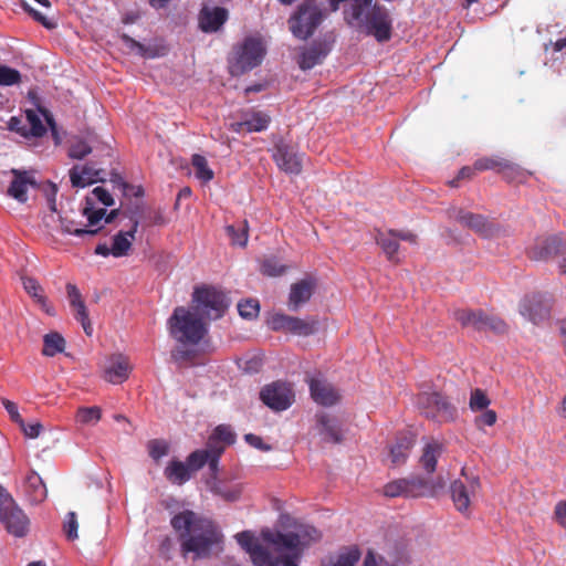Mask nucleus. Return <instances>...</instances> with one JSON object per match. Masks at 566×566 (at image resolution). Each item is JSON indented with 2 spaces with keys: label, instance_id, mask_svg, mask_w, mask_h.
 I'll use <instances>...</instances> for the list:
<instances>
[{
  "label": "nucleus",
  "instance_id": "f257e3e1",
  "mask_svg": "<svg viewBox=\"0 0 566 566\" xmlns=\"http://www.w3.org/2000/svg\"><path fill=\"white\" fill-rule=\"evenodd\" d=\"M170 525L178 534L184 556L193 553L195 558H207L211 555L212 548L223 538L213 521L190 510L172 516Z\"/></svg>",
  "mask_w": 566,
  "mask_h": 566
},
{
  "label": "nucleus",
  "instance_id": "f03ea898",
  "mask_svg": "<svg viewBox=\"0 0 566 566\" xmlns=\"http://www.w3.org/2000/svg\"><path fill=\"white\" fill-rule=\"evenodd\" d=\"M321 532L311 525H300L291 532L265 528L261 531L262 539L283 557L300 558L305 547L321 539Z\"/></svg>",
  "mask_w": 566,
  "mask_h": 566
},
{
  "label": "nucleus",
  "instance_id": "7ed1b4c3",
  "mask_svg": "<svg viewBox=\"0 0 566 566\" xmlns=\"http://www.w3.org/2000/svg\"><path fill=\"white\" fill-rule=\"evenodd\" d=\"M168 328L177 343L195 346L208 333V323L191 307L177 306L168 319Z\"/></svg>",
  "mask_w": 566,
  "mask_h": 566
},
{
  "label": "nucleus",
  "instance_id": "20e7f679",
  "mask_svg": "<svg viewBox=\"0 0 566 566\" xmlns=\"http://www.w3.org/2000/svg\"><path fill=\"white\" fill-rule=\"evenodd\" d=\"M191 302V308L207 323L221 318L230 305L224 292L209 285L196 286Z\"/></svg>",
  "mask_w": 566,
  "mask_h": 566
},
{
  "label": "nucleus",
  "instance_id": "39448f33",
  "mask_svg": "<svg viewBox=\"0 0 566 566\" xmlns=\"http://www.w3.org/2000/svg\"><path fill=\"white\" fill-rule=\"evenodd\" d=\"M323 19V10L316 0H304L290 15L287 27L293 36L307 40L321 25Z\"/></svg>",
  "mask_w": 566,
  "mask_h": 566
},
{
  "label": "nucleus",
  "instance_id": "423d86ee",
  "mask_svg": "<svg viewBox=\"0 0 566 566\" xmlns=\"http://www.w3.org/2000/svg\"><path fill=\"white\" fill-rule=\"evenodd\" d=\"M265 49L261 40L249 36L235 45L228 59L229 71L233 76H240L261 64Z\"/></svg>",
  "mask_w": 566,
  "mask_h": 566
},
{
  "label": "nucleus",
  "instance_id": "0eeeda50",
  "mask_svg": "<svg viewBox=\"0 0 566 566\" xmlns=\"http://www.w3.org/2000/svg\"><path fill=\"white\" fill-rule=\"evenodd\" d=\"M442 488V483L436 484L430 480L412 476L409 479H398L387 483L384 488V493L388 497L434 496Z\"/></svg>",
  "mask_w": 566,
  "mask_h": 566
},
{
  "label": "nucleus",
  "instance_id": "6e6552de",
  "mask_svg": "<svg viewBox=\"0 0 566 566\" xmlns=\"http://www.w3.org/2000/svg\"><path fill=\"white\" fill-rule=\"evenodd\" d=\"M417 406L426 418L440 423L450 422L457 418V408L438 391L419 394Z\"/></svg>",
  "mask_w": 566,
  "mask_h": 566
},
{
  "label": "nucleus",
  "instance_id": "1a4fd4ad",
  "mask_svg": "<svg viewBox=\"0 0 566 566\" xmlns=\"http://www.w3.org/2000/svg\"><path fill=\"white\" fill-rule=\"evenodd\" d=\"M453 317L462 327H472L479 332H492L494 334L507 332V324L501 317L488 314L482 310H457Z\"/></svg>",
  "mask_w": 566,
  "mask_h": 566
},
{
  "label": "nucleus",
  "instance_id": "9d476101",
  "mask_svg": "<svg viewBox=\"0 0 566 566\" xmlns=\"http://www.w3.org/2000/svg\"><path fill=\"white\" fill-rule=\"evenodd\" d=\"M481 490L480 478L475 474H469L465 468L461 470V478L451 482L450 495L454 507L462 514L470 511L471 499Z\"/></svg>",
  "mask_w": 566,
  "mask_h": 566
},
{
  "label": "nucleus",
  "instance_id": "9b49d317",
  "mask_svg": "<svg viewBox=\"0 0 566 566\" xmlns=\"http://www.w3.org/2000/svg\"><path fill=\"white\" fill-rule=\"evenodd\" d=\"M366 28L368 34L378 42L389 41L392 31V19L389 11L381 4L375 3L364 12L361 20H356Z\"/></svg>",
  "mask_w": 566,
  "mask_h": 566
},
{
  "label": "nucleus",
  "instance_id": "f8f14e48",
  "mask_svg": "<svg viewBox=\"0 0 566 566\" xmlns=\"http://www.w3.org/2000/svg\"><path fill=\"white\" fill-rule=\"evenodd\" d=\"M448 213L450 218L454 219L462 227L474 231L483 238H491L499 230L495 224L489 221V219L483 214L473 213L457 207L450 208Z\"/></svg>",
  "mask_w": 566,
  "mask_h": 566
},
{
  "label": "nucleus",
  "instance_id": "ddd939ff",
  "mask_svg": "<svg viewBox=\"0 0 566 566\" xmlns=\"http://www.w3.org/2000/svg\"><path fill=\"white\" fill-rule=\"evenodd\" d=\"M262 402L275 411H283L291 407L294 394L291 386L283 381L266 385L260 391Z\"/></svg>",
  "mask_w": 566,
  "mask_h": 566
},
{
  "label": "nucleus",
  "instance_id": "4468645a",
  "mask_svg": "<svg viewBox=\"0 0 566 566\" xmlns=\"http://www.w3.org/2000/svg\"><path fill=\"white\" fill-rule=\"evenodd\" d=\"M551 302L543 294L534 293L523 298L520 313L534 324H539L549 316Z\"/></svg>",
  "mask_w": 566,
  "mask_h": 566
},
{
  "label": "nucleus",
  "instance_id": "2eb2a0df",
  "mask_svg": "<svg viewBox=\"0 0 566 566\" xmlns=\"http://www.w3.org/2000/svg\"><path fill=\"white\" fill-rule=\"evenodd\" d=\"M273 159L279 168L287 174L297 175L302 170V156L284 143L275 145Z\"/></svg>",
  "mask_w": 566,
  "mask_h": 566
},
{
  "label": "nucleus",
  "instance_id": "dca6fc26",
  "mask_svg": "<svg viewBox=\"0 0 566 566\" xmlns=\"http://www.w3.org/2000/svg\"><path fill=\"white\" fill-rule=\"evenodd\" d=\"M0 521L6 530L15 537H23L29 531L30 521L17 503L0 514Z\"/></svg>",
  "mask_w": 566,
  "mask_h": 566
},
{
  "label": "nucleus",
  "instance_id": "f3484780",
  "mask_svg": "<svg viewBox=\"0 0 566 566\" xmlns=\"http://www.w3.org/2000/svg\"><path fill=\"white\" fill-rule=\"evenodd\" d=\"M229 12L222 7H203L198 17L199 28L205 33L218 32L227 22Z\"/></svg>",
  "mask_w": 566,
  "mask_h": 566
},
{
  "label": "nucleus",
  "instance_id": "a211bd4d",
  "mask_svg": "<svg viewBox=\"0 0 566 566\" xmlns=\"http://www.w3.org/2000/svg\"><path fill=\"white\" fill-rule=\"evenodd\" d=\"M332 49L327 40L314 41L308 48L304 49L298 59V65L302 70H311L321 64Z\"/></svg>",
  "mask_w": 566,
  "mask_h": 566
},
{
  "label": "nucleus",
  "instance_id": "6ab92c4d",
  "mask_svg": "<svg viewBox=\"0 0 566 566\" xmlns=\"http://www.w3.org/2000/svg\"><path fill=\"white\" fill-rule=\"evenodd\" d=\"M316 287V282L312 277H306L297 281L291 285L289 295V307L292 311H297L300 306L307 303Z\"/></svg>",
  "mask_w": 566,
  "mask_h": 566
},
{
  "label": "nucleus",
  "instance_id": "aec40b11",
  "mask_svg": "<svg viewBox=\"0 0 566 566\" xmlns=\"http://www.w3.org/2000/svg\"><path fill=\"white\" fill-rule=\"evenodd\" d=\"M130 219V229L127 231L120 230L113 237L112 247L114 258L127 256L132 250L133 241L135 240L140 221L135 217H132Z\"/></svg>",
  "mask_w": 566,
  "mask_h": 566
},
{
  "label": "nucleus",
  "instance_id": "412c9836",
  "mask_svg": "<svg viewBox=\"0 0 566 566\" xmlns=\"http://www.w3.org/2000/svg\"><path fill=\"white\" fill-rule=\"evenodd\" d=\"M102 169H97L94 164L84 166H74L70 170V179L73 187L84 188L97 181H104Z\"/></svg>",
  "mask_w": 566,
  "mask_h": 566
},
{
  "label": "nucleus",
  "instance_id": "4be33fe9",
  "mask_svg": "<svg viewBox=\"0 0 566 566\" xmlns=\"http://www.w3.org/2000/svg\"><path fill=\"white\" fill-rule=\"evenodd\" d=\"M11 174L13 179L8 188V195L19 202L24 203L28 200V188L29 186L34 187L36 185L33 176L28 171L19 169H12Z\"/></svg>",
  "mask_w": 566,
  "mask_h": 566
},
{
  "label": "nucleus",
  "instance_id": "5701e85b",
  "mask_svg": "<svg viewBox=\"0 0 566 566\" xmlns=\"http://www.w3.org/2000/svg\"><path fill=\"white\" fill-rule=\"evenodd\" d=\"M310 390L314 401L322 406H333L339 400L337 390L331 384L319 379L310 380Z\"/></svg>",
  "mask_w": 566,
  "mask_h": 566
},
{
  "label": "nucleus",
  "instance_id": "b1692460",
  "mask_svg": "<svg viewBox=\"0 0 566 566\" xmlns=\"http://www.w3.org/2000/svg\"><path fill=\"white\" fill-rule=\"evenodd\" d=\"M23 492L31 504L42 503L48 496L46 486L42 478L35 471H30L27 474Z\"/></svg>",
  "mask_w": 566,
  "mask_h": 566
},
{
  "label": "nucleus",
  "instance_id": "393cba45",
  "mask_svg": "<svg viewBox=\"0 0 566 566\" xmlns=\"http://www.w3.org/2000/svg\"><path fill=\"white\" fill-rule=\"evenodd\" d=\"M130 370L132 366L128 358L123 355H115L104 370V378L112 384H120L128 378Z\"/></svg>",
  "mask_w": 566,
  "mask_h": 566
},
{
  "label": "nucleus",
  "instance_id": "a878e982",
  "mask_svg": "<svg viewBox=\"0 0 566 566\" xmlns=\"http://www.w3.org/2000/svg\"><path fill=\"white\" fill-rule=\"evenodd\" d=\"M566 247L562 239L551 237L538 242L530 252L531 258L536 260H545L558 254H563Z\"/></svg>",
  "mask_w": 566,
  "mask_h": 566
},
{
  "label": "nucleus",
  "instance_id": "bb28decb",
  "mask_svg": "<svg viewBox=\"0 0 566 566\" xmlns=\"http://www.w3.org/2000/svg\"><path fill=\"white\" fill-rule=\"evenodd\" d=\"M444 451L446 446L439 440L430 439L426 442L420 457V464L427 473H433L436 471L438 458Z\"/></svg>",
  "mask_w": 566,
  "mask_h": 566
},
{
  "label": "nucleus",
  "instance_id": "cd10ccee",
  "mask_svg": "<svg viewBox=\"0 0 566 566\" xmlns=\"http://www.w3.org/2000/svg\"><path fill=\"white\" fill-rule=\"evenodd\" d=\"M317 424L319 434L324 440L333 443H340L343 441L340 423L336 418L327 413L317 415Z\"/></svg>",
  "mask_w": 566,
  "mask_h": 566
},
{
  "label": "nucleus",
  "instance_id": "c85d7f7f",
  "mask_svg": "<svg viewBox=\"0 0 566 566\" xmlns=\"http://www.w3.org/2000/svg\"><path fill=\"white\" fill-rule=\"evenodd\" d=\"M415 441V436L410 432L397 437L395 444L390 448L391 463L395 465L402 464L407 460Z\"/></svg>",
  "mask_w": 566,
  "mask_h": 566
},
{
  "label": "nucleus",
  "instance_id": "c756f323",
  "mask_svg": "<svg viewBox=\"0 0 566 566\" xmlns=\"http://www.w3.org/2000/svg\"><path fill=\"white\" fill-rule=\"evenodd\" d=\"M360 556L361 553L357 546H346L340 548L335 556L323 562L322 566H355Z\"/></svg>",
  "mask_w": 566,
  "mask_h": 566
},
{
  "label": "nucleus",
  "instance_id": "7c9ffc66",
  "mask_svg": "<svg viewBox=\"0 0 566 566\" xmlns=\"http://www.w3.org/2000/svg\"><path fill=\"white\" fill-rule=\"evenodd\" d=\"M396 234H398L397 230H389L388 232L378 231L376 234V242L386 253L389 261L398 263L399 258L397 253L399 249V243L396 238Z\"/></svg>",
  "mask_w": 566,
  "mask_h": 566
},
{
  "label": "nucleus",
  "instance_id": "2f4dec72",
  "mask_svg": "<svg viewBox=\"0 0 566 566\" xmlns=\"http://www.w3.org/2000/svg\"><path fill=\"white\" fill-rule=\"evenodd\" d=\"M164 473L169 482L177 485H182L191 476L188 465L179 460H171Z\"/></svg>",
  "mask_w": 566,
  "mask_h": 566
},
{
  "label": "nucleus",
  "instance_id": "473e14b6",
  "mask_svg": "<svg viewBox=\"0 0 566 566\" xmlns=\"http://www.w3.org/2000/svg\"><path fill=\"white\" fill-rule=\"evenodd\" d=\"M499 174L507 182L517 184L525 182L530 176V172H527L525 169L505 158H503Z\"/></svg>",
  "mask_w": 566,
  "mask_h": 566
},
{
  "label": "nucleus",
  "instance_id": "72a5a7b5",
  "mask_svg": "<svg viewBox=\"0 0 566 566\" xmlns=\"http://www.w3.org/2000/svg\"><path fill=\"white\" fill-rule=\"evenodd\" d=\"M318 322L315 318L302 319L300 317L291 316L287 333L297 336H310L317 331Z\"/></svg>",
  "mask_w": 566,
  "mask_h": 566
},
{
  "label": "nucleus",
  "instance_id": "f704fd0d",
  "mask_svg": "<svg viewBox=\"0 0 566 566\" xmlns=\"http://www.w3.org/2000/svg\"><path fill=\"white\" fill-rule=\"evenodd\" d=\"M65 348V339L57 332H52L44 335L42 354L48 357H53L62 353Z\"/></svg>",
  "mask_w": 566,
  "mask_h": 566
},
{
  "label": "nucleus",
  "instance_id": "c9c22d12",
  "mask_svg": "<svg viewBox=\"0 0 566 566\" xmlns=\"http://www.w3.org/2000/svg\"><path fill=\"white\" fill-rule=\"evenodd\" d=\"M82 213L87 218L90 229H96L102 220L105 221L106 209H95L93 199L86 197Z\"/></svg>",
  "mask_w": 566,
  "mask_h": 566
},
{
  "label": "nucleus",
  "instance_id": "e433bc0d",
  "mask_svg": "<svg viewBox=\"0 0 566 566\" xmlns=\"http://www.w3.org/2000/svg\"><path fill=\"white\" fill-rule=\"evenodd\" d=\"M250 557L254 566H279L281 564L280 557L274 558L261 544L252 548Z\"/></svg>",
  "mask_w": 566,
  "mask_h": 566
},
{
  "label": "nucleus",
  "instance_id": "4c0bfd02",
  "mask_svg": "<svg viewBox=\"0 0 566 566\" xmlns=\"http://www.w3.org/2000/svg\"><path fill=\"white\" fill-rule=\"evenodd\" d=\"M59 222L63 233L73 234L75 237L96 235L102 230V227L96 229L77 228L75 221L60 214Z\"/></svg>",
  "mask_w": 566,
  "mask_h": 566
},
{
  "label": "nucleus",
  "instance_id": "58836bf2",
  "mask_svg": "<svg viewBox=\"0 0 566 566\" xmlns=\"http://www.w3.org/2000/svg\"><path fill=\"white\" fill-rule=\"evenodd\" d=\"M247 133L265 130L271 122L268 114L261 111L251 112L245 116Z\"/></svg>",
  "mask_w": 566,
  "mask_h": 566
},
{
  "label": "nucleus",
  "instance_id": "ea45409f",
  "mask_svg": "<svg viewBox=\"0 0 566 566\" xmlns=\"http://www.w3.org/2000/svg\"><path fill=\"white\" fill-rule=\"evenodd\" d=\"M227 234L231 239L232 244L244 247L248 242V222L247 220L239 223V226H228L226 228Z\"/></svg>",
  "mask_w": 566,
  "mask_h": 566
},
{
  "label": "nucleus",
  "instance_id": "a19ab883",
  "mask_svg": "<svg viewBox=\"0 0 566 566\" xmlns=\"http://www.w3.org/2000/svg\"><path fill=\"white\" fill-rule=\"evenodd\" d=\"M191 164L198 179L208 182L213 178V171L209 168L208 161L203 156L195 154L192 156Z\"/></svg>",
  "mask_w": 566,
  "mask_h": 566
},
{
  "label": "nucleus",
  "instance_id": "79ce46f5",
  "mask_svg": "<svg viewBox=\"0 0 566 566\" xmlns=\"http://www.w3.org/2000/svg\"><path fill=\"white\" fill-rule=\"evenodd\" d=\"M25 118L29 124L28 136L42 137L46 133V128L35 111L27 109Z\"/></svg>",
  "mask_w": 566,
  "mask_h": 566
},
{
  "label": "nucleus",
  "instance_id": "37998d69",
  "mask_svg": "<svg viewBox=\"0 0 566 566\" xmlns=\"http://www.w3.org/2000/svg\"><path fill=\"white\" fill-rule=\"evenodd\" d=\"M102 410L99 407H82L77 410L76 419L84 424H95L101 420Z\"/></svg>",
  "mask_w": 566,
  "mask_h": 566
},
{
  "label": "nucleus",
  "instance_id": "c03bdc74",
  "mask_svg": "<svg viewBox=\"0 0 566 566\" xmlns=\"http://www.w3.org/2000/svg\"><path fill=\"white\" fill-rule=\"evenodd\" d=\"M22 81L21 73L8 65L0 64V85L12 86L20 84Z\"/></svg>",
  "mask_w": 566,
  "mask_h": 566
},
{
  "label": "nucleus",
  "instance_id": "a18cd8bd",
  "mask_svg": "<svg viewBox=\"0 0 566 566\" xmlns=\"http://www.w3.org/2000/svg\"><path fill=\"white\" fill-rule=\"evenodd\" d=\"M71 306L75 311V318L82 324L84 333L87 336H92L93 326L90 321L88 312H87L84 301L75 303L74 305H71Z\"/></svg>",
  "mask_w": 566,
  "mask_h": 566
},
{
  "label": "nucleus",
  "instance_id": "49530a36",
  "mask_svg": "<svg viewBox=\"0 0 566 566\" xmlns=\"http://www.w3.org/2000/svg\"><path fill=\"white\" fill-rule=\"evenodd\" d=\"M234 440L235 436L232 432L231 428L224 424H220L214 429L212 436L210 437L208 447H214V441H221L226 444H231L234 442Z\"/></svg>",
  "mask_w": 566,
  "mask_h": 566
},
{
  "label": "nucleus",
  "instance_id": "de8ad7c7",
  "mask_svg": "<svg viewBox=\"0 0 566 566\" xmlns=\"http://www.w3.org/2000/svg\"><path fill=\"white\" fill-rule=\"evenodd\" d=\"M147 449L149 457L155 461H159L163 457L168 454L169 444L165 440L153 439L148 441Z\"/></svg>",
  "mask_w": 566,
  "mask_h": 566
},
{
  "label": "nucleus",
  "instance_id": "09e8293b",
  "mask_svg": "<svg viewBox=\"0 0 566 566\" xmlns=\"http://www.w3.org/2000/svg\"><path fill=\"white\" fill-rule=\"evenodd\" d=\"M286 268L277 259L268 258L261 263V272L266 276H279L285 272Z\"/></svg>",
  "mask_w": 566,
  "mask_h": 566
},
{
  "label": "nucleus",
  "instance_id": "8fccbe9b",
  "mask_svg": "<svg viewBox=\"0 0 566 566\" xmlns=\"http://www.w3.org/2000/svg\"><path fill=\"white\" fill-rule=\"evenodd\" d=\"M503 161L502 157L493 156V157H482L474 161L475 169L478 172L494 170L499 174L501 164Z\"/></svg>",
  "mask_w": 566,
  "mask_h": 566
},
{
  "label": "nucleus",
  "instance_id": "3c124183",
  "mask_svg": "<svg viewBox=\"0 0 566 566\" xmlns=\"http://www.w3.org/2000/svg\"><path fill=\"white\" fill-rule=\"evenodd\" d=\"M209 459V451L207 450H196L190 453L187 458L186 464L188 465L190 472L197 471L201 469Z\"/></svg>",
  "mask_w": 566,
  "mask_h": 566
},
{
  "label": "nucleus",
  "instance_id": "603ef678",
  "mask_svg": "<svg viewBox=\"0 0 566 566\" xmlns=\"http://www.w3.org/2000/svg\"><path fill=\"white\" fill-rule=\"evenodd\" d=\"M238 311L241 317L252 319L259 315L260 305L256 300H245L238 304Z\"/></svg>",
  "mask_w": 566,
  "mask_h": 566
},
{
  "label": "nucleus",
  "instance_id": "864d4df0",
  "mask_svg": "<svg viewBox=\"0 0 566 566\" xmlns=\"http://www.w3.org/2000/svg\"><path fill=\"white\" fill-rule=\"evenodd\" d=\"M21 7L22 9L28 12L36 22L42 24L48 30H52L56 27V22L48 19L44 14H42L40 11L33 9L25 0H21Z\"/></svg>",
  "mask_w": 566,
  "mask_h": 566
},
{
  "label": "nucleus",
  "instance_id": "5fc2aeb1",
  "mask_svg": "<svg viewBox=\"0 0 566 566\" xmlns=\"http://www.w3.org/2000/svg\"><path fill=\"white\" fill-rule=\"evenodd\" d=\"M491 403L485 392L481 389H474L470 397V408L472 411H481L489 407Z\"/></svg>",
  "mask_w": 566,
  "mask_h": 566
},
{
  "label": "nucleus",
  "instance_id": "6e6d98bb",
  "mask_svg": "<svg viewBox=\"0 0 566 566\" xmlns=\"http://www.w3.org/2000/svg\"><path fill=\"white\" fill-rule=\"evenodd\" d=\"M91 151L92 148L86 142L77 139L71 144L69 148V157L72 159H83L85 156L91 154Z\"/></svg>",
  "mask_w": 566,
  "mask_h": 566
},
{
  "label": "nucleus",
  "instance_id": "4d7b16f0",
  "mask_svg": "<svg viewBox=\"0 0 566 566\" xmlns=\"http://www.w3.org/2000/svg\"><path fill=\"white\" fill-rule=\"evenodd\" d=\"M78 522L75 512H69L63 523V531L70 541L77 538Z\"/></svg>",
  "mask_w": 566,
  "mask_h": 566
},
{
  "label": "nucleus",
  "instance_id": "13d9d810",
  "mask_svg": "<svg viewBox=\"0 0 566 566\" xmlns=\"http://www.w3.org/2000/svg\"><path fill=\"white\" fill-rule=\"evenodd\" d=\"M290 315L283 313H276L271 316L268 324L270 328L274 332H285L287 333L289 324H290Z\"/></svg>",
  "mask_w": 566,
  "mask_h": 566
},
{
  "label": "nucleus",
  "instance_id": "bf43d9fd",
  "mask_svg": "<svg viewBox=\"0 0 566 566\" xmlns=\"http://www.w3.org/2000/svg\"><path fill=\"white\" fill-rule=\"evenodd\" d=\"M22 285L25 292L32 296L35 301H39L40 297H43V289L39 284V282L33 277L23 276Z\"/></svg>",
  "mask_w": 566,
  "mask_h": 566
},
{
  "label": "nucleus",
  "instance_id": "052dcab7",
  "mask_svg": "<svg viewBox=\"0 0 566 566\" xmlns=\"http://www.w3.org/2000/svg\"><path fill=\"white\" fill-rule=\"evenodd\" d=\"M238 544L250 555L254 546L260 545L250 531H243L235 535Z\"/></svg>",
  "mask_w": 566,
  "mask_h": 566
},
{
  "label": "nucleus",
  "instance_id": "680f3d73",
  "mask_svg": "<svg viewBox=\"0 0 566 566\" xmlns=\"http://www.w3.org/2000/svg\"><path fill=\"white\" fill-rule=\"evenodd\" d=\"M212 492L219 496H221L222 499H224L226 501H237L240 496V489L238 488H234V489H229L224 485H221V484H217L212 488Z\"/></svg>",
  "mask_w": 566,
  "mask_h": 566
},
{
  "label": "nucleus",
  "instance_id": "e2e57ef3",
  "mask_svg": "<svg viewBox=\"0 0 566 566\" xmlns=\"http://www.w3.org/2000/svg\"><path fill=\"white\" fill-rule=\"evenodd\" d=\"M196 356L197 352L195 349H188L186 347H178L172 352V358L180 364L193 363Z\"/></svg>",
  "mask_w": 566,
  "mask_h": 566
},
{
  "label": "nucleus",
  "instance_id": "0e129e2a",
  "mask_svg": "<svg viewBox=\"0 0 566 566\" xmlns=\"http://www.w3.org/2000/svg\"><path fill=\"white\" fill-rule=\"evenodd\" d=\"M497 420V415L494 410L485 409L480 416L475 418V426L478 429H483L484 426L491 427Z\"/></svg>",
  "mask_w": 566,
  "mask_h": 566
},
{
  "label": "nucleus",
  "instance_id": "69168bd1",
  "mask_svg": "<svg viewBox=\"0 0 566 566\" xmlns=\"http://www.w3.org/2000/svg\"><path fill=\"white\" fill-rule=\"evenodd\" d=\"M143 223L144 227L163 226L166 223V219L159 210H155L144 216Z\"/></svg>",
  "mask_w": 566,
  "mask_h": 566
},
{
  "label": "nucleus",
  "instance_id": "338daca9",
  "mask_svg": "<svg viewBox=\"0 0 566 566\" xmlns=\"http://www.w3.org/2000/svg\"><path fill=\"white\" fill-rule=\"evenodd\" d=\"M92 195L106 207L114 205L112 195L103 187H95L92 190Z\"/></svg>",
  "mask_w": 566,
  "mask_h": 566
},
{
  "label": "nucleus",
  "instance_id": "774afa93",
  "mask_svg": "<svg viewBox=\"0 0 566 566\" xmlns=\"http://www.w3.org/2000/svg\"><path fill=\"white\" fill-rule=\"evenodd\" d=\"M555 517L558 524L566 530V500L556 504Z\"/></svg>",
  "mask_w": 566,
  "mask_h": 566
}]
</instances>
